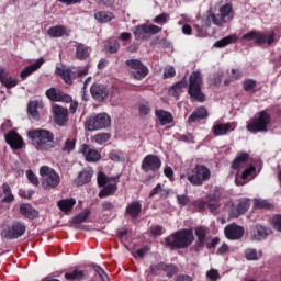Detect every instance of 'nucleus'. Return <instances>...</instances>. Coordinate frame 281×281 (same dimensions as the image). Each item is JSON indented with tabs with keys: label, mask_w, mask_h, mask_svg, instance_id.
<instances>
[{
	"label": "nucleus",
	"mask_w": 281,
	"mask_h": 281,
	"mask_svg": "<svg viewBox=\"0 0 281 281\" xmlns=\"http://www.w3.org/2000/svg\"><path fill=\"white\" fill-rule=\"evenodd\" d=\"M27 137L36 150H49L56 146L54 143V133L49 132V130L37 128L29 131Z\"/></svg>",
	"instance_id": "nucleus-1"
},
{
	"label": "nucleus",
	"mask_w": 281,
	"mask_h": 281,
	"mask_svg": "<svg viewBox=\"0 0 281 281\" xmlns=\"http://www.w3.org/2000/svg\"><path fill=\"white\" fill-rule=\"evenodd\" d=\"M194 243L192 228L177 231L175 234L165 238V244L171 249H187Z\"/></svg>",
	"instance_id": "nucleus-2"
},
{
	"label": "nucleus",
	"mask_w": 281,
	"mask_h": 281,
	"mask_svg": "<svg viewBox=\"0 0 281 281\" xmlns=\"http://www.w3.org/2000/svg\"><path fill=\"white\" fill-rule=\"evenodd\" d=\"M98 186L103 188L99 192L100 199L104 196H111L114 192H117V183H120V176L108 177L105 172L100 171L97 178Z\"/></svg>",
	"instance_id": "nucleus-3"
},
{
	"label": "nucleus",
	"mask_w": 281,
	"mask_h": 281,
	"mask_svg": "<svg viewBox=\"0 0 281 281\" xmlns=\"http://www.w3.org/2000/svg\"><path fill=\"white\" fill-rule=\"evenodd\" d=\"M201 87H203V77L200 71H193L189 77L188 89V93L193 102H205V94Z\"/></svg>",
	"instance_id": "nucleus-4"
},
{
	"label": "nucleus",
	"mask_w": 281,
	"mask_h": 281,
	"mask_svg": "<svg viewBox=\"0 0 281 281\" xmlns=\"http://www.w3.org/2000/svg\"><path fill=\"white\" fill-rule=\"evenodd\" d=\"M270 122L271 116L267 112L261 111L259 112L258 117L250 119L246 128L249 133H265L267 132Z\"/></svg>",
	"instance_id": "nucleus-5"
},
{
	"label": "nucleus",
	"mask_w": 281,
	"mask_h": 281,
	"mask_svg": "<svg viewBox=\"0 0 281 281\" xmlns=\"http://www.w3.org/2000/svg\"><path fill=\"white\" fill-rule=\"evenodd\" d=\"M40 175L42 177V186L46 190H52L60 186V176L53 168L43 166L40 169Z\"/></svg>",
	"instance_id": "nucleus-6"
},
{
	"label": "nucleus",
	"mask_w": 281,
	"mask_h": 281,
	"mask_svg": "<svg viewBox=\"0 0 281 281\" xmlns=\"http://www.w3.org/2000/svg\"><path fill=\"white\" fill-rule=\"evenodd\" d=\"M187 177L192 186H203L210 179L211 172L205 165H196Z\"/></svg>",
	"instance_id": "nucleus-7"
},
{
	"label": "nucleus",
	"mask_w": 281,
	"mask_h": 281,
	"mask_svg": "<svg viewBox=\"0 0 281 281\" xmlns=\"http://www.w3.org/2000/svg\"><path fill=\"white\" fill-rule=\"evenodd\" d=\"M109 126H111V116L106 113L92 115L86 122L88 131H102L103 128H109Z\"/></svg>",
	"instance_id": "nucleus-8"
},
{
	"label": "nucleus",
	"mask_w": 281,
	"mask_h": 281,
	"mask_svg": "<svg viewBox=\"0 0 281 281\" xmlns=\"http://www.w3.org/2000/svg\"><path fill=\"white\" fill-rule=\"evenodd\" d=\"M241 41H245L246 43H249V41H255L256 45H265V43L268 45H273L276 34L272 33L267 36V34L262 32L249 31L241 36Z\"/></svg>",
	"instance_id": "nucleus-9"
},
{
	"label": "nucleus",
	"mask_w": 281,
	"mask_h": 281,
	"mask_svg": "<svg viewBox=\"0 0 281 281\" xmlns=\"http://www.w3.org/2000/svg\"><path fill=\"white\" fill-rule=\"evenodd\" d=\"M125 65L130 67L131 75L135 80H143L148 76V67L144 66L139 59H127Z\"/></svg>",
	"instance_id": "nucleus-10"
},
{
	"label": "nucleus",
	"mask_w": 281,
	"mask_h": 281,
	"mask_svg": "<svg viewBox=\"0 0 281 281\" xmlns=\"http://www.w3.org/2000/svg\"><path fill=\"white\" fill-rule=\"evenodd\" d=\"M140 170L143 172H159L161 170V158L153 154L145 156L142 160Z\"/></svg>",
	"instance_id": "nucleus-11"
},
{
	"label": "nucleus",
	"mask_w": 281,
	"mask_h": 281,
	"mask_svg": "<svg viewBox=\"0 0 281 281\" xmlns=\"http://www.w3.org/2000/svg\"><path fill=\"white\" fill-rule=\"evenodd\" d=\"M159 32H161V27L155 24H142L134 29V36L136 41H144V38H148L151 34H159Z\"/></svg>",
	"instance_id": "nucleus-12"
},
{
	"label": "nucleus",
	"mask_w": 281,
	"mask_h": 281,
	"mask_svg": "<svg viewBox=\"0 0 281 281\" xmlns=\"http://www.w3.org/2000/svg\"><path fill=\"white\" fill-rule=\"evenodd\" d=\"M52 113L57 126H67V122H69V110L67 108L54 104L52 106Z\"/></svg>",
	"instance_id": "nucleus-13"
},
{
	"label": "nucleus",
	"mask_w": 281,
	"mask_h": 281,
	"mask_svg": "<svg viewBox=\"0 0 281 281\" xmlns=\"http://www.w3.org/2000/svg\"><path fill=\"white\" fill-rule=\"evenodd\" d=\"M212 23L217 27H223L227 23V20L221 13L216 14L213 11H207L205 18L202 20V27H212Z\"/></svg>",
	"instance_id": "nucleus-14"
},
{
	"label": "nucleus",
	"mask_w": 281,
	"mask_h": 281,
	"mask_svg": "<svg viewBox=\"0 0 281 281\" xmlns=\"http://www.w3.org/2000/svg\"><path fill=\"white\" fill-rule=\"evenodd\" d=\"M269 234H271V229L267 228V226L256 224L250 228V240H256L257 243H260V240H266Z\"/></svg>",
	"instance_id": "nucleus-15"
},
{
	"label": "nucleus",
	"mask_w": 281,
	"mask_h": 281,
	"mask_svg": "<svg viewBox=\"0 0 281 281\" xmlns=\"http://www.w3.org/2000/svg\"><path fill=\"white\" fill-rule=\"evenodd\" d=\"M224 234L228 240H240L245 236V228L237 224H231L224 228Z\"/></svg>",
	"instance_id": "nucleus-16"
},
{
	"label": "nucleus",
	"mask_w": 281,
	"mask_h": 281,
	"mask_svg": "<svg viewBox=\"0 0 281 281\" xmlns=\"http://www.w3.org/2000/svg\"><path fill=\"white\" fill-rule=\"evenodd\" d=\"M25 224L22 222H13L12 225L5 232V238L16 239L21 238L25 234Z\"/></svg>",
	"instance_id": "nucleus-17"
},
{
	"label": "nucleus",
	"mask_w": 281,
	"mask_h": 281,
	"mask_svg": "<svg viewBox=\"0 0 281 281\" xmlns=\"http://www.w3.org/2000/svg\"><path fill=\"white\" fill-rule=\"evenodd\" d=\"M249 207H251V203L248 199L239 200L237 205H233L229 212L231 218H238L241 214H247Z\"/></svg>",
	"instance_id": "nucleus-18"
},
{
	"label": "nucleus",
	"mask_w": 281,
	"mask_h": 281,
	"mask_svg": "<svg viewBox=\"0 0 281 281\" xmlns=\"http://www.w3.org/2000/svg\"><path fill=\"white\" fill-rule=\"evenodd\" d=\"M46 97L52 102H71V97L69 94H66L60 89L56 88H49L48 90H46Z\"/></svg>",
	"instance_id": "nucleus-19"
},
{
	"label": "nucleus",
	"mask_w": 281,
	"mask_h": 281,
	"mask_svg": "<svg viewBox=\"0 0 281 281\" xmlns=\"http://www.w3.org/2000/svg\"><path fill=\"white\" fill-rule=\"evenodd\" d=\"M90 93L94 100L102 102V100H106V98H109V88L102 83H94L90 88Z\"/></svg>",
	"instance_id": "nucleus-20"
},
{
	"label": "nucleus",
	"mask_w": 281,
	"mask_h": 281,
	"mask_svg": "<svg viewBox=\"0 0 281 281\" xmlns=\"http://www.w3.org/2000/svg\"><path fill=\"white\" fill-rule=\"evenodd\" d=\"M5 142L13 150H21L23 148V137L14 131L5 134Z\"/></svg>",
	"instance_id": "nucleus-21"
},
{
	"label": "nucleus",
	"mask_w": 281,
	"mask_h": 281,
	"mask_svg": "<svg viewBox=\"0 0 281 281\" xmlns=\"http://www.w3.org/2000/svg\"><path fill=\"white\" fill-rule=\"evenodd\" d=\"M80 153H82L83 157L87 161H90L91 164H95V161H100V151L97 149H92L89 145L82 144L80 147Z\"/></svg>",
	"instance_id": "nucleus-22"
},
{
	"label": "nucleus",
	"mask_w": 281,
	"mask_h": 281,
	"mask_svg": "<svg viewBox=\"0 0 281 281\" xmlns=\"http://www.w3.org/2000/svg\"><path fill=\"white\" fill-rule=\"evenodd\" d=\"M0 82L5 89H14L19 85V79L8 75L5 68H0Z\"/></svg>",
	"instance_id": "nucleus-23"
},
{
	"label": "nucleus",
	"mask_w": 281,
	"mask_h": 281,
	"mask_svg": "<svg viewBox=\"0 0 281 281\" xmlns=\"http://www.w3.org/2000/svg\"><path fill=\"white\" fill-rule=\"evenodd\" d=\"M44 64H45V58L41 57L34 64H31L30 66L24 68L20 75L22 80H25V78H27L29 76H32V74H34V71H37V69H41V67H43Z\"/></svg>",
	"instance_id": "nucleus-24"
},
{
	"label": "nucleus",
	"mask_w": 281,
	"mask_h": 281,
	"mask_svg": "<svg viewBox=\"0 0 281 281\" xmlns=\"http://www.w3.org/2000/svg\"><path fill=\"white\" fill-rule=\"evenodd\" d=\"M155 115L157 120L160 122L161 126H166V124H172V122H175V117L172 116V113L166 110H156Z\"/></svg>",
	"instance_id": "nucleus-25"
},
{
	"label": "nucleus",
	"mask_w": 281,
	"mask_h": 281,
	"mask_svg": "<svg viewBox=\"0 0 281 281\" xmlns=\"http://www.w3.org/2000/svg\"><path fill=\"white\" fill-rule=\"evenodd\" d=\"M234 128L236 127H233L232 123H216L213 125V135H215V137H221V135H227V133L234 131Z\"/></svg>",
	"instance_id": "nucleus-26"
},
{
	"label": "nucleus",
	"mask_w": 281,
	"mask_h": 281,
	"mask_svg": "<svg viewBox=\"0 0 281 281\" xmlns=\"http://www.w3.org/2000/svg\"><path fill=\"white\" fill-rule=\"evenodd\" d=\"M20 214H22L24 218H30L31 221L38 217V211H36V209L32 207L27 203L20 205Z\"/></svg>",
	"instance_id": "nucleus-27"
},
{
	"label": "nucleus",
	"mask_w": 281,
	"mask_h": 281,
	"mask_svg": "<svg viewBox=\"0 0 281 281\" xmlns=\"http://www.w3.org/2000/svg\"><path fill=\"white\" fill-rule=\"evenodd\" d=\"M93 177V170H83L79 172L78 177L74 180L75 186H85L91 181Z\"/></svg>",
	"instance_id": "nucleus-28"
},
{
	"label": "nucleus",
	"mask_w": 281,
	"mask_h": 281,
	"mask_svg": "<svg viewBox=\"0 0 281 281\" xmlns=\"http://www.w3.org/2000/svg\"><path fill=\"white\" fill-rule=\"evenodd\" d=\"M75 47H76V57L79 60H87V58H89V54H91V49L87 45L76 42Z\"/></svg>",
	"instance_id": "nucleus-29"
},
{
	"label": "nucleus",
	"mask_w": 281,
	"mask_h": 281,
	"mask_svg": "<svg viewBox=\"0 0 281 281\" xmlns=\"http://www.w3.org/2000/svg\"><path fill=\"white\" fill-rule=\"evenodd\" d=\"M186 87H188V81H186V79L178 81L176 85L169 88V95H172L173 98H179V95L183 93Z\"/></svg>",
	"instance_id": "nucleus-30"
},
{
	"label": "nucleus",
	"mask_w": 281,
	"mask_h": 281,
	"mask_svg": "<svg viewBox=\"0 0 281 281\" xmlns=\"http://www.w3.org/2000/svg\"><path fill=\"white\" fill-rule=\"evenodd\" d=\"M205 117H207V109L201 106L193 111V113L189 116L188 122L189 124H194V122L205 120Z\"/></svg>",
	"instance_id": "nucleus-31"
},
{
	"label": "nucleus",
	"mask_w": 281,
	"mask_h": 281,
	"mask_svg": "<svg viewBox=\"0 0 281 281\" xmlns=\"http://www.w3.org/2000/svg\"><path fill=\"white\" fill-rule=\"evenodd\" d=\"M75 205H76V199L74 198L59 200L57 202V206L61 212H65V214H69V212L74 210Z\"/></svg>",
	"instance_id": "nucleus-32"
},
{
	"label": "nucleus",
	"mask_w": 281,
	"mask_h": 281,
	"mask_svg": "<svg viewBox=\"0 0 281 281\" xmlns=\"http://www.w3.org/2000/svg\"><path fill=\"white\" fill-rule=\"evenodd\" d=\"M248 159H249V154L238 153L237 157L234 159V161L232 164L233 170H238V168H243V166H245V164H247Z\"/></svg>",
	"instance_id": "nucleus-33"
},
{
	"label": "nucleus",
	"mask_w": 281,
	"mask_h": 281,
	"mask_svg": "<svg viewBox=\"0 0 281 281\" xmlns=\"http://www.w3.org/2000/svg\"><path fill=\"white\" fill-rule=\"evenodd\" d=\"M47 34L48 36H50V38H60L61 36H65V34H67V27H65L64 25H56L49 27L47 30Z\"/></svg>",
	"instance_id": "nucleus-34"
},
{
	"label": "nucleus",
	"mask_w": 281,
	"mask_h": 281,
	"mask_svg": "<svg viewBox=\"0 0 281 281\" xmlns=\"http://www.w3.org/2000/svg\"><path fill=\"white\" fill-rule=\"evenodd\" d=\"M218 12L222 15V18H224V20L226 22L232 21V19H234V9L232 8V4H229V3H226L222 7H220Z\"/></svg>",
	"instance_id": "nucleus-35"
},
{
	"label": "nucleus",
	"mask_w": 281,
	"mask_h": 281,
	"mask_svg": "<svg viewBox=\"0 0 281 281\" xmlns=\"http://www.w3.org/2000/svg\"><path fill=\"white\" fill-rule=\"evenodd\" d=\"M94 19L99 23H109L115 19V15L112 12L99 11L94 14Z\"/></svg>",
	"instance_id": "nucleus-36"
},
{
	"label": "nucleus",
	"mask_w": 281,
	"mask_h": 281,
	"mask_svg": "<svg viewBox=\"0 0 281 281\" xmlns=\"http://www.w3.org/2000/svg\"><path fill=\"white\" fill-rule=\"evenodd\" d=\"M236 41H238V35L232 34L215 42L214 47H227V45H232V43H236Z\"/></svg>",
	"instance_id": "nucleus-37"
},
{
	"label": "nucleus",
	"mask_w": 281,
	"mask_h": 281,
	"mask_svg": "<svg viewBox=\"0 0 281 281\" xmlns=\"http://www.w3.org/2000/svg\"><path fill=\"white\" fill-rule=\"evenodd\" d=\"M139 212H142V204L137 201L132 202L127 207H126V214L132 216V218H137L139 216Z\"/></svg>",
	"instance_id": "nucleus-38"
},
{
	"label": "nucleus",
	"mask_w": 281,
	"mask_h": 281,
	"mask_svg": "<svg viewBox=\"0 0 281 281\" xmlns=\"http://www.w3.org/2000/svg\"><path fill=\"white\" fill-rule=\"evenodd\" d=\"M2 194H4L2 203H12V201H14V194H12V189L7 182L2 184Z\"/></svg>",
	"instance_id": "nucleus-39"
},
{
	"label": "nucleus",
	"mask_w": 281,
	"mask_h": 281,
	"mask_svg": "<svg viewBox=\"0 0 281 281\" xmlns=\"http://www.w3.org/2000/svg\"><path fill=\"white\" fill-rule=\"evenodd\" d=\"M55 74H57V76H60L66 85H71V69L57 67Z\"/></svg>",
	"instance_id": "nucleus-40"
},
{
	"label": "nucleus",
	"mask_w": 281,
	"mask_h": 281,
	"mask_svg": "<svg viewBox=\"0 0 281 281\" xmlns=\"http://www.w3.org/2000/svg\"><path fill=\"white\" fill-rule=\"evenodd\" d=\"M65 278L70 281H82L85 280V271L76 269L72 272L65 273Z\"/></svg>",
	"instance_id": "nucleus-41"
},
{
	"label": "nucleus",
	"mask_w": 281,
	"mask_h": 281,
	"mask_svg": "<svg viewBox=\"0 0 281 281\" xmlns=\"http://www.w3.org/2000/svg\"><path fill=\"white\" fill-rule=\"evenodd\" d=\"M89 214H91V210L85 209L77 216L72 217L71 223H75V225H80V223H85L89 218Z\"/></svg>",
	"instance_id": "nucleus-42"
},
{
	"label": "nucleus",
	"mask_w": 281,
	"mask_h": 281,
	"mask_svg": "<svg viewBox=\"0 0 281 281\" xmlns=\"http://www.w3.org/2000/svg\"><path fill=\"white\" fill-rule=\"evenodd\" d=\"M27 111L33 120H38V101H31L27 105Z\"/></svg>",
	"instance_id": "nucleus-43"
},
{
	"label": "nucleus",
	"mask_w": 281,
	"mask_h": 281,
	"mask_svg": "<svg viewBox=\"0 0 281 281\" xmlns=\"http://www.w3.org/2000/svg\"><path fill=\"white\" fill-rule=\"evenodd\" d=\"M195 236L198 238L199 245L205 244V238L207 236V228L200 226L195 228Z\"/></svg>",
	"instance_id": "nucleus-44"
},
{
	"label": "nucleus",
	"mask_w": 281,
	"mask_h": 281,
	"mask_svg": "<svg viewBox=\"0 0 281 281\" xmlns=\"http://www.w3.org/2000/svg\"><path fill=\"white\" fill-rule=\"evenodd\" d=\"M162 271L167 273V278H172L179 273V268L172 263H165Z\"/></svg>",
	"instance_id": "nucleus-45"
},
{
	"label": "nucleus",
	"mask_w": 281,
	"mask_h": 281,
	"mask_svg": "<svg viewBox=\"0 0 281 281\" xmlns=\"http://www.w3.org/2000/svg\"><path fill=\"white\" fill-rule=\"evenodd\" d=\"M254 203V207L256 210H270L271 207V203H269L267 200L255 199Z\"/></svg>",
	"instance_id": "nucleus-46"
},
{
	"label": "nucleus",
	"mask_w": 281,
	"mask_h": 281,
	"mask_svg": "<svg viewBox=\"0 0 281 281\" xmlns=\"http://www.w3.org/2000/svg\"><path fill=\"white\" fill-rule=\"evenodd\" d=\"M245 258L246 260H260V255L258 250L255 248H247L245 250Z\"/></svg>",
	"instance_id": "nucleus-47"
},
{
	"label": "nucleus",
	"mask_w": 281,
	"mask_h": 281,
	"mask_svg": "<svg viewBox=\"0 0 281 281\" xmlns=\"http://www.w3.org/2000/svg\"><path fill=\"white\" fill-rule=\"evenodd\" d=\"M63 153H71L76 150V140L75 138H68L65 143L64 146L61 147Z\"/></svg>",
	"instance_id": "nucleus-48"
},
{
	"label": "nucleus",
	"mask_w": 281,
	"mask_h": 281,
	"mask_svg": "<svg viewBox=\"0 0 281 281\" xmlns=\"http://www.w3.org/2000/svg\"><path fill=\"white\" fill-rule=\"evenodd\" d=\"M258 82L254 79H246L243 81V89L244 91H256V87H257Z\"/></svg>",
	"instance_id": "nucleus-49"
},
{
	"label": "nucleus",
	"mask_w": 281,
	"mask_h": 281,
	"mask_svg": "<svg viewBox=\"0 0 281 281\" xmlns=\"http://www.w3.org/2000/svg\"><path fill=\"white\" fill-rule=\"evenodd\" d=\"M109 139H111V134L109 133H99L94 136V142L100 145L106 144Z\"/></svg>",
	"instance_id": "nucleus-50"
},
{
	"label": "nucleus",
	"mask_w": 281,
	"mask_h": 281,
	"mask_svg": "<svg viewBox=\"0 0 281 281\" xmlns=\"http://www.w3.org/2000/svg\"><path fill=\"white\" fill-rule=\"evenodd\" d=\"M169 20L170 15L168 13H161L154 19V23H157L158 25H164L168 23Z\"/></svg>",
	"instance_id": "nucleus-51"
},
{
	"label": "nucleus",
	"mask_w": 281,
	"mask_h": 281,
	"mask_svg": "<svg viewBox=\"0 0 281 281\" xmlns=\"http://www.w3.org/2000/svg\"><path fill=\"white\" fill-rule=\"evenodd\" d=\"M164 266H165L164 262H159V263H156V265H151V266H150V273H151L153 276H159V271H164Z\"/></svg>",
	"instance_id": "nucleus-52"
},
{
	"label": "nucleus",
	"mask_w": 281,
	"mask_h": 281,
	"mask_svg": "<svg viewBox=\"0 0 281 281\" xmlns=\"http://www.w3.org/2000/svg\"><path fill=\"white\" fill-rule=\"evenodd\" d=\"M272 227L277 232H281V215H274L271 220Z\"/></svg>",
	"instance_id": "nucleus-53"
},
{
	"label": "nucleus",
	"mask_w": 281,
	"mask_h": 281,
	"mask_svg": "<svg viewBox=\"0 0 281 281\" xmlns=\"http://www.w3.org/2000/svg\"><path fill=\"white\" fill-rule=\"evenodd\" d=\"M26 178L33 186H38V177L35 176L34 171L26 170Z\"/></svg>",
	"instance_id": "nucleus-54"
},
{
	"label": "nucleus",
	"mask_w": 281,
	"mask_h": 281,
	"mask_svg": "<svg viewBox=\"0 0 281 281\" xmlns=\"http://www.w3.org/2000/svg\"><path fill=\"white\" fill-rule=\"evenodd\" d=\"M177 71L175 70V67L169 66L167 68H165L164 70V79H168V78H175Z\"/></svg>",
	"instance_id": "nucleus-55"
},
{
	"label": "nucleus",
	"mask_w": 281,
	"mask_h": 281,
	"mask_svg": "<svg viewBox=\"0 0 281 281\" xmlns=\"http://www.w3.org/2000/svg\"><path fill=\"white\" fill-rule=\"evenodd\" d=\"M109 159H111V161H122L124 157L122 156V151L113 150L109 154Z\"/></svg>",
	"instance_id": "nucleus-56"
},
{
	"label": "nucleus",
	"mask_w": 281,
	"mask_h": 281,
	"mask_svg": "<svg viewBox=\"0 0 281 281\" xmlns=\"http://www.w3.org/2000/svg\"><path fill=\"white\" fill-rule=\"evenodd\" d=\"M138 111H139V115L142 117H146V115H148L150 113L151 109H150L149 104H142V105H139Z\"/></svg>",
	"instance_id": "nucleus-57"
},
{
	"label": "nucleus",
	"mask_w": 281,
	"mask_h": 281,
	"mask_svg": "<svg viewBox=\"0 0 281 281\" xmlns=\"http://www.w3.org/2000/svg\"><path fill=\"white\" fill-rule=\"evenodd\" d=\"M206 278L211 281H216L221 276L218 274L217 270L211 269L206 272Z\"/></svg>",
	"instance_id": "nucleus-58"
},
{
	"label": "nucleus",
	"mask_w": 281,
	"mask_h": 281,
	"mask_svg": "<svg viewBox=\"0 0 281 281\" xmlns=\"http://www.w3.org/2000/svg\"><path fill=\"white\" fill-rule=\"evenodd\" d=\"M177 201L179 205H181L182 207H186V204L190 203V198H188V195L186 194L177 195Z\"/></svg>",
	"instance_id": "nucleus-59"
},
{
	"label": "nucleus",
	"mask_w": 281,
	"mask_h": 281,
	"mask_svg": "<svg viewBox=\"0 0 281 281\" xmlns=\"http://www.w3.org/2000/svg\"><path fill=\"white\" fill-rule=\"evenodd\" d=\"M164 189L161 188V183H158L149 193V199H153L155 194H162Z\"/></svg>",
	"instance_id": "nucleus-60"
},
{
	"label": "nucleus",
	"mask_w": 281,
	"mask_h": 281,
	"mask_svg": "<svg viewBox=\"0 0 281 281\" xmlns=\"http://www.w3.org/2000/svg\"><path fill=\"white\" fill-rule=\"evenodd\" d=\"M251 172H256V167H249L246 170H244L241 175V179L245 181L246 179H249L251 177Z\"/></svg>",
	"instance_id": "nucleus-61"
},
{
	"label": "nucleus",
	"mask_w": 281,
	"mask_h": 281,
	"mask_svg": "<svg viewBox=\"0 0 281 281\" xmlns=\"http://www.w3.org/2000/svg\"><path fill=\"white\" fill-rule=\"evenodd\" d=\"M102 209L104 210V212H111L112 210L115 209V204H113V202H109L105 201L101 204Z\"/></svg>",
	"instance_id": "nucleus-62"
},
{
	"label": "nucleus",
	"mask_w": 281,
	"mask_h": 281,
	"mask_svg": "<svg viewBox=\"0 0 281 281\" xmlns=\"http://www.w3.org/2000/svg\"><path fill=\"white\" fill-rule=\"evenodd\" d=\"M206 207L210 209L211 214H217L216 210H218V203L216 202H207Z\"/></svg>",
	"instance_id": "nucleus-63"
},
{
	"label": "nucleus",
	"mask_w": 281,
	"mask_h": 281,
	"mask_svg": "<svg viewBox=\"0 0 281 281\" xmlns=\"http://www.w3.org/2000/svg\"><path fill=\"white\" fill-rule=\"evenodd\" d=\"M176 281H192V277L188 274H180L176 278Z\"/></svg>",
	"instance_id": "nucleus-64"
}]
</instances>
